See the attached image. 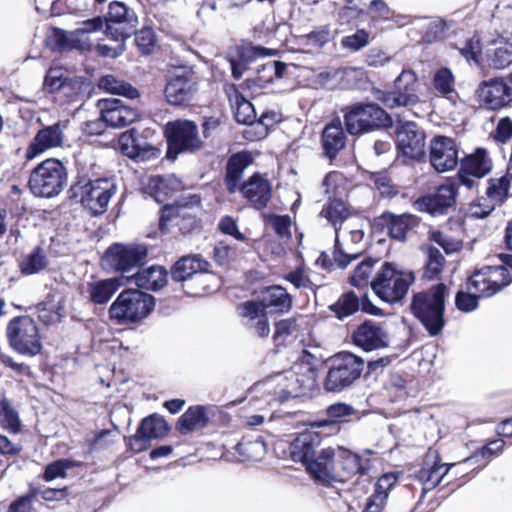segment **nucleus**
<instances>
[{"label":"nucleus","mask_w":512,"mask_h":512,"mask_svg":"<svg viewBox=\"0 0 512 512\" xmlns=\"http://www.w3.org/2000/svg\"><path fill=\"white\" fill-rule=\"evenodd\" d=\"M321 436L315 431H304L291 442L289 451L293 461L302 463L307 472L318 482L330 484L337 479L334 468L335 449H318Z\"/></svg>","instance_id":"1"},{"label":"nucleus","mask_w":512,"mask_h":512,"mask_svg":"<svg viewBox=\"0 0 512 512\" xmlns=\"http://www.w3.org/2000/svg\"><path fill=\"white\" fill-rule=\"evenodd\" d=\"M448 296L449 288L444 283L434 284L412 294L410 312L430 337L442 334L446 326L445 311Z\"/></svg>","instance_id":"2"},{"label":"nucleus","mask_w":512,"mask_h":512,"mask_svg":"<svg viewBox=\"0 0 512 512\" xmlns=\"http://www.w3.org/2000/svg\"><path fill=\"white\" fill-rule=\"evenodd\" d=\"M508 269L503 266H486L474 272L467 280V292L455 295L456 308L469 313L478 308L479 299L495 295L511 283Z\"/></svg>","instance_id":"3"},{"label":"nucleus","mask_w":512,"mask_h":512,"mask_svg":"<svg viewBox=\"0 0 512 512\" xmlns=\"http://www.w3.org/2000/svg\"><path fill=\"white\" fill-rule=\"evenodd\" d=\"M68 184V172L65 165L56 158H48L36 167L29 175L28 188L38 198H54Z\"/></svg>","instance_id":"4"},{"label":"nucleus","mask_w":512,"mask_h":512,"mask_svg":"<svg viewBox=\"0 0 512 512\" xmlns=\"http://www.w3.org/2000/svg\"><path fill=\"white\" fill-rule=\"evenodd\" d=\"M414 281L412 271L400 270L394 263L384 262L371 281V288L381 300L393 304L405 297Z\"/></svg>","instance_id":"5"},{"label":"nucleus","mask_w":512,"mask_h":512,"mask_svg":"<svg viewBox=\"0 0 512 512\" xmlns=\"http://www.w3.org/2000/svg\"><path fill=\"white\" fill-rule=\"evenodd\" d=\"M343 112L345 128L350 135H362L392 125L389 114L375 103H355Z\"/></svg>","instance_id":"6"},{"label":"nucleus","mask_w":512,"mask_h":512,"mask_svg":"<svg viewBox=\"0 0 512 512\" xmlns=\"http://www.w3.org/2000/svg\"><path fill=\"white\" fill-rule=\"evenodd\" d=\"M155 299L138 289L122 291L109 308V316L118 324L136 323L153 310Z\"/></svg>","instance_id":"7"},{"label":"nucleus","mask_w":512,"mask_h":512,"mask_svg":"<svg viewBox=\"0 0 512 512\" xmlns=\"http://www.w3.org/2000/svg\"><path fill=\"white\" fill-rule=\"evenodd\" d=\"M365 367L362 358L352 353H341L330 360L323 387L327 392L338 393L350 386L360 378Z\"/></svg>","instance_id":"8"},{"label":"nucleus","mask_w":512,"mask_h":512,"mask_svg":"<svg viewBox=\"0 0 512 512\" xmlns=\"http://www.w3.org/2000/svg\"><path fill=\"white\" fill-rule=\"evenodd\" d=\"M166 156L175 160L181 153H193L203 147L197 124L188 119L168 121L164 126Z\"/></svg>","instance_id":"9"},{"label":"nucleus","mask_w":512,"mask_h":512,"mask_svg":"<svg viewBox=\"0 0 512 512\" xmlns=\"http://www.w3.org/2000/svg\"><path fill=\"white\" fill-rule=\"evenodd\" d=\"M10 347L24 356H36L41 352L42 343L36 322L30 316H16L6 327Z\"/></svg>","instance_id":"10"},{"label":"nucleus","mask_w":512,"mask_h":512,"mask_svg":"<svg viewBox=\"0 0 512 512\" xmlns=\"http://www.w3.org/2000/svg\"><path fill=\"white\" fill-rule=\"evenodd\" d=\"M418 78L414 71L404 69L394 81L393 91H374V96L388 108L413 106L420 102Z\"/></svg>","instance_id":"11"},{"label":"nucleus","mask_w":512,"mask_h":512,"mask_svg":"<svg viewBox=\"0 0 512 512\" xmlns=\"http://www.w3.org/2000/svg\"><path fill=\"white\" fill-rule=\"evenodd\" d=\"M75 195H80L83 207L93 216L103 214L111 200V197L116 193L115 184L105 178H98L95 180H88L85 184L78 182L73 186Z\"/></svg>","instance_id":"12"},{"label":"nucleus","mask_w":512,"mask_h":512,"mask_svg":"<svg viewBox=\"0 0 512 512\" xmlns=\"http://www.w3.org/2000/svg\"><path fill=\"white\" fill-rule=\"evenodd\" d=\"M198 89V78L191 67L181 66L174 70L165 85V98L170 105L187 106Z\"/></svg>","instance_id":"13"},{"label":"nucleus","mask_w":512,"mask_h":512,"mask_svg":"<svg viewBox=\"0 0 512 512\" xmlns=\"http://www.w3.org/2000/svg\"><path fill=\"white\" fill-rule=\"evenodd\" d=\"M316 370L308 364H298L284 373L279 381L281 401L308 395L316 387Z\"/></svg>","instance_id":"14"},{"label":"nucleus","mask_w":512,"mask_h":512,"mask_svg":"<svg viewBox=\"0 0 512 512\" xmlns=\"http://www.w3.org/2000/svg\"><path fill=\"white\" fill-rule=\"evenodd\" d=\"M138 23V17L134 10L119 1L109 4V10L105 18V34L115 41H126L131 36L133 29Z\"/></svg>","instance_id":"15"},{"label":"nucleus","mask_w":512,"mask_h":512,"mask_svg":"<svg viewBox=\"0 0 512 512\" xmlns=\"http://www.w3.org/2000/svg\"><path fill=\"white\" fill-rule=\"evenodd\" d=\"M147 255L148 248L144 244L115 243L106 250L105 259L115 271L129 273L138 269Z\"/></svg>","instance_id":"16"},{"label":"nucleus","mask_w":512,"mask_h":512,"mask_svg":"<svg viewBox=\"0 0 512 512\" xmlns=\"http://www.w3.org/2000/svg\"><path fill=\"white\" fill-rule=\"evenodd\" d=\"M457 195V180L447 178L434 192L419 198L415 205L419 211L432 216L444 215L455 205Z\"/></svg>","instance_id":"17"},{"label":"nucleus","mask_w":512,"mask_h":512,"mask_svg":"<svg viewBox=\"0 0 512 512\" xmlns=\"http://www.w3.org/2000/svg\"><path fill=\"white\" fill-rule=\"evenodd\" d=\"M425 139V132L414 122L402 123L397 128V150L406 159L420 161L425 157Z\"/></svg>","instance_id":"18"},{"label":"nucleus","mask_w":512,"mask_h":512,"mask_svg":"<svg viewBox=\"0 0 512 512\" xmlns=\"http://www.w3.org/2000/svg\"><path fill=\"white\" fill-rule=\"evenodd\" d=\"M169 430L170 427L162 416L149 415L142 419L136 433L129 437L127 445L133 453H141L149 447L151 440L164 437Z\"/></svg>","instance_id":"19"},{"label":"nucleus","mask_w":512,"mask_h":512,"mask_svg":"<svg viewBox=\"0 0 512 512\" xmlns=\"http://www.w3.org/2000/svg\"><path fill=\"white\" fill-rule=\"evenodd\" d=\"M66 128L67 122L57 121L39 129L26 149V159L32 160L49 149L62 147L66 140Z\"/></svg>","instance_id":"20"},{"label":"nucleus","mask_w":512,"mask_h":512,"mask_svg":"<svg viewBox=\"0 0 512 512\" xmlns=\"http://www.w3.org/2000/svg\"><path fill=\"white\" fill-rule=\"evenodd\" d=\"M98 107L100 120L112 128H123L139 119L137 109L124 105L120 99H101L98 101Z\"/></svg>","instance_id":"21"},{"label":"nucleus","mask_w":512,"mask_h":512,"mask_svg":"<svg viewBox=\"0 0 512 512\" xmlns=\"http://www.w3.org/2000/svg\"><path fill=\"white\" fill-rule=\"evenodd\" d=\"M430 163L439 172L453 170L458 162V146L454 139L446 136H436L430 145Z\"/></svg>","instance_id":"22"},{"label":"nucleus","mask_w":512,"mask_h":512,"mask_svg":"<svg viewBox=\"0 0 512 512\" xmlns=\"http://www.w3.org/2000/svg\"><path fill=\"white\" fill-rule=\"evenodd\" d=\"M119 144L122 153L136 161H147L158 154V150L133 128L121 134Z\"/></svg>","instance_id":"23"},{"label":"nucleus","mask_w":512,"mask_h":512,"mask_svg":"<svg viewBox=\"0 0 512 512\" xmlns=\"http://www.w3.org/2000/svg\"><path fill=\"white\" fill-rule=\"evenodd\" d=\"M271 184L260 173H254L242 183L238 192L256 210L267 207L271 199Z\"/></svg>","instance_id":"24"},{"label":"nucleus","mask_w":512,"mask_h":512,"mask_svg":"<svg viewBox=\"0 0 512 512\" xmlns=\"http://www.w3.org/2000/svg\"><path fill=\"white\" fill-rule=\"evenodd\" d=\"M371 453V450L367 449L365 450L366 456H364L342 447L335 449L334 468L337 475L335 481L342 480L338 472V466L347 476L367 474L371 468V460L367 456Z\"/></svg>","instance_id":"25"},{"label":"nucleus","mask_w":512,"mask_h":512,"mask_svg":"<svg viewBox=\"0 0 512 512\" xmlns=\"http://www.w3.org/2000/svg\"><path fill=\"white\" fill-rule=\"evenodd\" d=\"M356 346L365 351L385 348L389 344L388 333L384 328L373 321H364L352 334Z\"/></svg>","instance_id":"26"},{"label":"nucleus","mask_w":512,"mask_h":512,"mask_svg":"<svg viewBox=\"0 0 512 512\" xmlns=\"http://www.w3.org/2000/svg\"><path fill=\"white\" fill-rule=\"evenodd\" d=\"M478 93L485 106L491 110L503 108L512 102V87L502 79L484 82Z\"/></svg>","instance_id":"27"},{"label":"nucleus","mask_w":512,"mask_h":512,"mask_svg":"<svg viewBox=\"0 0 512 512\" xmlns=\"http://www.w3.org/2000/svg\"><path fill=\"white\" fill-rule=\"evenodd\" d=\"M432 459V464L428 467H423L419 470L417 478L423 484L424 493L436 488L449 473V471L456 465L455 463H441L437 451H429L426 455L425 464Z\"/></svg>","instance_id":"28"},{"label":"nucleus","mask_w":512,"mask_h":512,"mask_svg":"<svg viewBox=\"0 0 512 512\" xmlns=\"http://www.w3.org/2000/svg\"><path fill=\"white\" fill-rule=\"evenodd\" d=\"M211 263L200 254H189L179 258L171 267V278L175 282L189 280L197 273H209Z\"/></svg>","instance_id":"29"},{"label":"nucleus","mask_w":512,"mask_h":512,"mask_svg":"<svg viewBox=\"0 0 512 512\" xmlns=\"http://www.w3.org/2000/svg\"><path fill=\"white\" fill-rule=\"evenodd\" d=\"M323 154L330 161L346 146V135L340 118L336 117L327 123L321 134Z\"/></svg>","instance_id":"30"},{"label":"nucleus","mask_w":512,"mask_h":512,"mask_svg":"<svg viewBox=\"0 0 512 512\" xmlns=\"http://www.w3.org/2000/svg\"><path fill=\"white\" fill-rule=\"evenodd\" d=\"M252 163L251 155L246 152H237L232 154L226 163L224 184L229 194L238 192L242 186L241 179L245 169Z\"/></svg>","instance_id":"31"},{"label":"nucleus","mask_w":512,"mask_h":512,"mask_svg":"<svg viewBox=\"0 0 512 512\" xmlns=\"http://www.w3.org/2000/svg\"><path fill=\"white\" fill-rule=\"evenodd\" d=\"M360 255L361 251H355L351 244L344 245L340 242L339 237H335L332 258L326 252H322L316 263L326 270H331L334 266L344 269Z\"/></svg>","instance_id":"32"},{"label":"nucleus","mask_w":512,"mask_h":512,"mask_svg":"<svg viewBox=\"0 0 512 512\" xmlns=\"http://www.w3.org/2000/svg\"><path fill=\"white\" fill-rule=\"evenodd\" d=\"M242 317L245 326L254 334L265 338L270 333L267 312L258 302L247 301L242 307Z\"/></svg>","instance_id":"33"},{"label":"nucleus","mask_w":512,"mask_h":512,"mask_svg":"<svg viewBox=\"0 0 512 512\" xmlns=\"http://www.w3.org/2000/svg\"><path fill=\"white\" fill-rule=\"evenodd\" d=\"M168 224L177 226L179 231L183 234L190 232L197 226L195 217L187 213L186 209L182 206H169L166 205L161 212L159 219V228L161 231L168 229Z\"/></svg>","instance_id":"34"},{"label":"nucleus","mask_w":512,"mask_h":512,"mask_svg":"<svg viewBox=\"0 0 512 512\" xmlns=\"http://www.w3.org/2000/svg\"><path fill=\"white\" fill-rule=\"evenodd\" d=\"M211 412V407L201 405L190 407L178 419L176 429L182 435L202 429L207 426Z\"/></svg>","instance_id":"35"},{"label":"nucleus","mask_w":512,"mask_h":512,"mask_svg":"<svg viewBox=\"0 0 512 512\" xmlns=\"http://www.w3.org/2000/svg\"><path fill=\"white\" fill-rule=\"evenodd\" d=\"M121 284L120 279L115 277L88 282L86 286L88 299L95 305H104L110 301Z\"/></svg>","instance_id":"36"},{"label":"nucleus","mask_w":512,"mask_h":512,"mask_svg":"<svg viewBox=\"0 0 512 512\" xmlns=\"http://www.w3.org/2000/svg\"><path fill=\"white\" fill-rule=\"evenodd\" d=\"M486 61L491 68L504 69L512 64V42L499 38L493 41L485 53Z\"/></svg>","instance_id":"37"},{"label":"nucleus","mask_w":512,"mask_h":512,"mask_svg":"<svg viewBox=\"0 0 512 512\" xmlns=\"http://www.w3.org/2000/svg\"><path fill=\"white\" fill-rule=\"evenodd\" d=\"M384 221L391 238L398 241H405L409 232L418 225L417 217L411 214H388Z\"/></svg>","instance_id":"38"},{"label":"nucleus","mask_w":512,"mask_h":512,"mask_svg":"<svg viewBox=\"0 0 512 512\" xmlns=\"http://www.w3.org/2000/svg\"><path fill=\"white\" fill-rule=\"evenodd\" d=\"M168 282L167 270L158 265H152L146 269L138 270L136 284L143 289L158 291Z\"/></svg>","instance_id":"39"},{"label":"nucleus","mask_w":512,"mask_h":512,"mask_svg":"<svg viewBox=\"0 0 512 512\" xmlns=\"http://www.w3.org/2000/svg\"><path fill=\"white\" fill-rule=\"evenodd\" d=\"M271 50L261 46L243 47L239 51L238 59H230L232 76L240 79L248 65L257 58L271 55Z\"/></svg>","instance_id":"40"},{"label":"nucleus","mask_w":512,"mask_h":512,"mask_svg":"<svg viewBox=\"0 0 512 512\" xmlns=\"http://www.w3.org/2000/svg\"><path fill=\"white\" fill-rule=\"evenodd\" d=\"M299 321H304V318L299 316L283 319L275 324L273 340L276 347L286 346L297 338L301 328Z\"/></svg>","instance_id":"41"},{"label":"nucleus","mask_w":512,"mask_h":512,"mask_svg":"<svg viewBox=\"0 0 512 512\" xmlns=\"http://www.w3.org/2000/svg\"><path fill=\"white\" fill-rule=\"evenodd\" d=\"M258 303L264 307L266 312L268 309H272L275 312L283 313L291 308L292 299L283 287L271 286L266 290L262 301Z\"/></svg>","instance_id":"42"},{"label":"nucleus","mask_w":512,"mask_h":512,"mask_svg":"<svg viewBox=\"0 0 512 512\" xmlns=\"http://www.w3.org/2000/svg\"><path fill=\"white\" fill-rule=\"evenodd\" d=\"M461 167L463 171H468L470 175L480 179L491 171L492 165L486 150L477 148L473 154L467 155L461 161Z\"/></svg>","instance_id":"43"},{"label":"nucleus","mask_w":512,"mask_h":512,"mask_svg":"<svg viewBox=\"0 0 512 512\" xmlns=\"http://www.w3.org/2000/svg\"><path fill=\"white\" fill-rule=\"evenodd\" d=\"M432 85L441 96L455 102L457 92L455 90V77L447 67H441L433 75Z\"/></svg>","instance_id":"44"},{"label":"nucleus","mask_w":512,"mask_h":512,"mask_svg":"<svg viewBox=\"0 0 512 512\" xmlns=\"http://www.w3.org/2000/svg\"><path fill=\"white\" fill-rule=\"evenodd\" d=\"M329 309L338 319L343 320L360 309V297L354 291H347L334 304L330 305Z\"/></svg>","instance_id":"45"},{"label":"nucleus","mask_w":512,"mask_h":512,"mask_svg":"<svg viewBox=\"0 0 512 512\" xmlns=\"http://www.w3.org/2000/svg\"><path fill=\"white\" fill-rule=\"evenodd\" d=\"M48 264L49 261L44 249L37 246L21 261L20 271L23 275H33L46 269Z\"/></svg>","instance_id":"46"},{"label":"nucleus","mask_w":512,"mask_h":512,"mask_svg":"<svg viewBox=\"0 0 512 512\" xmlns=\"http://www.w3.org/2000/svg\"><path fill=\"white\" fill-rule=\"evenodd\" d=\"M287 69V64L282 61H268L257 67L256 83L260 87L273 82L275 79H281Z\"/></svg>","instance_id":"47"},{"label":"nucleus","mask_w":512,"mask_h":512,"mask_svg":"<svg viewBox=\"0 0 512 512\" xmlns=\"http://www.w3.org/2000/svg\"><path fill=\"white\" fill-rule=\"evenodd\" d=\"M100 88L112 94L125 96L129 99H135L139 96L138 90L131 84L116 79L112 75L103 76L99 82Z\"/></svg>","instance_id":"48"},{"label":"nucleus","mask_w":512,"mask_h":512,"mask_svg":"<svg viewBox=\"0 0 512 512\" xmlns=\"http://www.w3.org/2000/svg\"><path fill=\"white\" fill-rule=\"evenodd\" d=\"M320 214L334 226L336 237H338L339 228L337 226H341L348 217V211L344 202L341 200H333L323 207Z\"/></svg>","instance_id":"49"},{"label":"nucleus","mask_w":512,"mask_h":512,"mask_svg":"<svg viewBox=\"0 0 512 512\" xmlns=\"http://www.w3.org/2000/svg\"><path fill=\"white\" fill-rule=\"evenodd\" d=\"M377 263V260L372 258H366L361 261L353 271L349 282L353 287L356 288H364L367 287L368 284L371 285L370 277L372 275L374 265Z\"/></svg>","instance_id":"50"},{"label":"nucleus","mask_w":512,"mask_h":512,"mask_svg":"<svg viewBox=\"0 0 512 512\" xmlns=\"http://www.w3.org/2000/svg\"><path fill=\"white\" fill-rule=\"evenodd\" d=\"M445 258L436 247H429L427 250V260L423 267V277L426 280L435 279L443 270Z\"/></svg>","instance_id":"51"},{"label":"nucleus","mask_w":512,"mask_h":512,"mask_svg":"<svg viewBox=\"0 0 512 512\" xmlns=\"http://www.w3.org/2000/svg\"><path fill=\"white\" fill-rule=\"evenodd\" d=\"M55 45L61 50L67 49H85L84 42L80 39L76 31L67 32L60 28H54L52 33Z\"/></svg>","instance_id":"52"},{"label":"nucleus","mask_w":512,"mask_h":512,"mask_svg":"<svg viewBox=\"0 0 512 512\" xmlns=\"http://www.w3.org/2000/svg\"><path fill=\"white\" fill-rule=\"evenodd\" d=\"M235 120L244 125H255L257 113L251 102L242 95L236 94Z\"/></svg>","instance_id":"53"},{"label":"nucleus","mask_w":512,"mask_h":512,"mask_svg":"<svg viewBox=\"0 0 512 512\" xmlns=\"http://www.w3.org/2000/svg\"><path fill=\"white\" fill-rule=\"evenodd\" d=\"M135 43L142 54L152 53L156 45V35L151 27H143L135 33Z\"/></svg>","instance_id":"54"},{"label":"nucleus","mask_w":512,"mask_h":512,"mask_svg":"<svg viewBox=\"0 0 512 512\" xmlns=\"http://www.w3.org/2000/svg\"><path fill=\"white\" fill-rule=\"evenodd\" d=\"M104 19L101 16H96L91 19L83 21L77 29H75L78 37L83 40L85 49L90 50L91 44L88 43L87 35L92 32L101 30L104 26Z\"/></svg>","instance_id":"55"},{"label":"nucleus","mask_w":512,"mask_h":512,"mask_svg":"<svg viewBox=\"0 0 512 512\" xmlns=\"http://www.w3.org/2000/svg\"><path fill=\"white\" fill-rule=\"evenodd\" d=\"M369 43V33L364 29H358L351 35L344 36L341 39L342 47L352 50L359 51Z\"/></svg>","instance_id":"56"},{"label":"nucleus","mask_w":512,"mask_h":512,"mask_svg":"<svg viewBox=\"0 0 512 512\" xmlns=\"http://www.w3.org/2000/svg\"><path fill=\"white\" fill-rule=\"evenodd\" d=\"M67 77L61 69L53 68L48 70L44 78V89L49 93L59 91L65 86Z\"/></svg>","instance_id":"57"},{"label":"nucleus","mask_w":512,"mask_h":512,"mask_svg":"<svg viewBox=\"0 0 512 512\" xmlns=\"http://www.w3.org/2000/svg\"><path fill=\"white\" fill-rule=\"evenodd\" d=\"M510 189V181L506 177L492 182L487 189V195L490 199L502 203L507 197Z\"/></svg>","instance_id":"58"},{"label":"nucleus","mask_w":512,"mask_h":512,"mask_svg":"<svg viewBox=\"0 0 512 512\" xmlns=\"http://www.w3.org/2000/svg\"><path fill=\"white\" fill-rule=\"evenodd\" d=\"M268 224L280 237H290L291 218L289 215L271 214L267 217Z\"/></svg>","instance_id":"59"},{"label":"nucleus","mask_w":512,"mask_h":512,"mask_svg":"<svg viewBox=\"0 0 512 512\" xmlns=\"http://www.w3.org/2000/svg\"><path fill=\"white\" fill-rule=\"evenodd\" d=\"M481 49L479 38L472 37L465 42L464 46L459 49V52L468 62L473 61L479 64Z\"/></svg>","instance_id":"60"},{"label":"nucleus","mask_w":512,"mask_h":512,"mask_svg":"<svg viewBox=\"0 0 512 512\" xmlns=\"http://www.w3.org/2000/svg\"><path fill=\"white\" fill-rule=\"evenodd\" d=\"M36 492H29L17 497L8 507L7 512H31Z\"/></svg>","instance_id":"61"},{"label":"nucleus","mask_w":512,"mask_h":512,"mask_svg":"<svg viewBox=\"0 0 512 512\" xmlns=\"http://www.w3.org/2000/svg\"><path fill=\"white\" fill-rule=\"evenodd\" d=\"M69 467L67 460H58L49 464L44 472V479L46 481H52L56 478H63L66 476V470Z\"/></svg>","instance_id":"62"},{"label":"nucleus","mask_w":512,"mask_h":512,"mask_svg":"<svg viewBox=\"0 0 512 512\" xmlns=\"http://www.w3.org/2000/svg\"><path fill=\"white\" fill-rule=\"evenodd\" d=\"M280 120V115L275 111H265L259 118H256V123L261 130L258 132V136L262 137L267 134L268 129Z\"/></svg>","instance_id":"63"},{"label":"nucleus","mask_w":512,"mask_h":512,"mask_svg":"<svg viewBox=\"0 0 512 512\" xmlns=\"http://www.w3.org/2000/svg\"><path fill=\"white\" fill-rule=\"evenodd\" d=\"M512 137V120L508 117L499 120L494 138L496 141L506 143Z\"/></svg>","instance_id":"64"}]
</instances>
